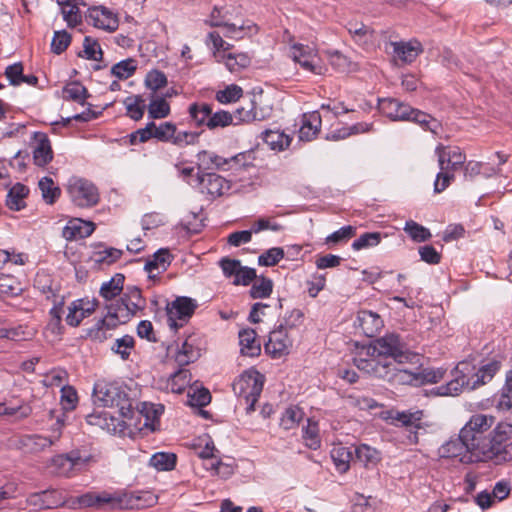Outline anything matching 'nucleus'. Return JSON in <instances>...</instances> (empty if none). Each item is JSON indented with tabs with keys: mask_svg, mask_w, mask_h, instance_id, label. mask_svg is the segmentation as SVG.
Wrapping results in <instances>:
<instances>
[{
	"mask_svg": "<svg viewBox=\"0 0 512 512\" xmlns=\"http://www.w3.org/2000/svg\"><path fill=\"white\" fill-rule=\"evenodd\" d=\"M29 194V188L22 183H16L7 193L6 206L13 211H20L26 204L24 199Z\"/></svg>",
	"mask_w": 512,
	"mask_h": 512,
	"instance_id": "33",
	"label": "nucleus"
},
{
	"mask_svg": "<svg viewBox=\"0 0 512 512\" xmlns=\"http://www.w3.org/2000/svg\"><path fill=\"white\" fill-rule=\"evenodd\" d=\"M158 501L157 495L150 491L122 493V510L144 509L154 506Z\"/></svg>",
	"mask_w": 512,
	"mask_h": 512,
	"instance_id": "17",
	"label": "nucleus"
},
{
	"mask_svg": "<svg viewBox=\"0 0 512 512\" xmlns=\"http://www.w3.org/2000/svg\"><path fill=\"white\" fill-rule=\"evenodd\" d=\"M170 112V105L164 97L152 99L148 106V117L150 119L166 118Z\"/></svg>",
	"mask_w": 512,
	"mask_h": 512,
	"instance_id": "53",
	"label": "nucleus"
},
{
	"mask_svg": "<svg viewBox=\"0 0 512 512\" xmlns=\"http://www.w3.org/2000/svg\"><path fill=\"white\" fill-rule=\"evenodd\" d=\"M192 335H189L178 349L175 361L180 367L195 362L200 357V349L191 343Z\"/></svg>",
	"mask_w": 512,
	"mask_h": 512,
	"instance_id": "34",
	"label": "nucleus"
},
{
	"mask_svg": "<svg viewBox=\"0 0 512 512\" xmlns=\"http://www.w3.org/2000/svg\"><path fill=\"white\" fill-rule=\"evenodd\" d=\"M38 187L41 191L42 198L45 203L54 204L61 195V189L55 186L54 181L50 177H43L39 180Z\"/></svg>",
	"mask_w": 512,
	"mask_h": 512,
	"instance_id": "45",
	"label": "nucleus"
},
{
	"mask_svg": "<svg viewBox=\"0 0 512 512\" xmlns=\"http://www.w3.org/2000/svg\"><path fill=\"white\" fill-rule=\"evenodd\" d=\"M291 50L293 60L299 63L303 69L314 74L320 73L321 67L315 63V59H317L315 49L304 44H294Z\"/></svg>",
	"mask_w": 512,
	"mask_h": 512,
	"instance_id": "14",
	"label": "nucleus"
},
{
	"mask_svg": "<svg viewBox=\"0 0 512 512\" xmlns=\"http://www.w3.org/2000/svg\"><path fill=\"white\" fill-rule=\"evenodd\" d=\"M468 442L462 437L460 431L457 438H451L438 449V454L442 458H458L463 464L480 462L477 451L472 450Z\"/></svg>",
	"mask_w": 512,
	"mask_h": 512,
	"instance_id": "6",
	"label": "nucleus"
},
{
	"mask_svg": "<svg viewBox=\"0 0 512 512\" xmlns=\"http://www.w3.org/2000/svg\"><path fill=\"white\" fill-rule=\"evenodd\" d=\"M64 98L72 100L80 105H86V100L90 97L87 88L79 81H73L63 88Z\"/></svg>",
	"mask_w": 512,
	"mask_h": 512,
	"instance_id": "41",
	"label": "nucleus"
},
{
	"mask_svg": "<svg viewBox=\"0 0 512 512\" xmlns=\"http://www.w3.org/2000/svg\"><path fill=\"white\" fill-rule=\"evenodd\" d=\"M197 182L202 188V192L215 197L222 196L225 190L230 189L229 182L222 176L213 172H198Z\"/></svg>",
	"mask_w": 512,
	"mask_h": 512,
	"instance_id": "13",
	"label": "nucleus"
},
{
	"mask_svg": "<svg viewBox=\"0 0 512 512\" xmlns=\"http://www.w3.org/2000/svg\"><path fill=\"white\" fill-rule=\"evenodd\" d=\"M392 46L394 55L404 63H412L422 51L420 44L411 42H393Z\"/></svg>",
	"mask_w": 512,
	"mask_h": 512,
	"instance_id": "38",
	"label": "nucleus"
},
{
	"mask_svg": "<svg viewBox=\"0 0 512 512\" xmlns=\"http://www.w3.org/2000/svg\"><path fill=\"white\" fill-rule=\"evenodd\" d=\"M137 412L145 418L144 427L156 431L159 427L160 416L164 412V405L142 402L138 406Z\"/></svg>",
	"mask_w": 512,
	"mask_h": 512,
	"instance_id": "25",
	"label": "nucleus"
},
{
	"mask_svg": "<svg viewBox=\"0 0 512 512\" xmlns=\"http://www.w3.org/2000/svg\"><path fill=\"white\" fill-rule=\"evenodd\" d=\"M356 323L363 335L369 338L375 337L384 325L382 318L370 310H360L357 314Z\"/></svg>",
	"mask_w": 512,
	"mask_h": 512,
	"instance_id": "18",
	"label": "nucleus"
},
{
	"mask_svg": "<svg viewBox=\"0 0 512 512\" xmlns=\"http://www.w3.org/2000/svg\"><path fill=\"white\" fill-rule=\"evenodd\" d=\"M33 139L36 142L33 150L34 164L39 167H45L53 159V151L48 135L43 132H34Z\"/></svg>",
	"mask_w": 512,
	"mask_h": 512,
	"instance_id": "16",
	"label": "nucleus"
},
{
	"mask_svg": "<svg viewBox=\"0 0 512 512\" xmlns=\"http://www.w3.org/2000/svg\"><path fill=\"white\" fill-rule=\"evenodd\" d=\"M95 508L100 509L108 505L112 509L122 510V493L110 494L108 492L95 493Z\"/></svg>",
	"mask_w": 512,
	"mask_h": 512,
	"instance_id": "54",
	"label": "nucleus"
},
{
	"mask_svg": "<svg viewBox=\"0 0 512 512\" xmlns=\"http://www.w3.org/2000/svg\"><path fill=\"white\" fill-rule=\"evenodd\" d=\"M225 65L230 72H237L247 68L251 64V58L247 53H228L223 56Z\"/></svg>",
	"mask_w": 512,
	"mask_h": 512,
	"instance_id": "52",
	"label": "nucleus"
},
{
	"mask_svg": "<svg viewBox=\"0 0 512 512\" xmlns=\"http://www.w3.org/2000/svg\"><path fill=\"white\" fill-rule=\"evenodd\" d=\"M321 129V115L314 111L309 115H304L303 123L299 129V139L301 141L313 140Z\"/></svg>",
	"mask_w": 512,
	"mask_h": 512,
	"instance_id": "29",
	"label": "nucleus"
},
{
	"mask_svg": "<svg viewBox=\"0 0 512 512\" xmlns=\"http://www.w3.org/2000/svg\"><path fill=\"white\" fill-rule=\"evenodd\" d=\"M212 111L211 104L202 102V103H192L189 108V116L191 120L195 123L197 127L206 126L208 118H210Z\"/></svg>",
	"mask_w": 512,
	"mask_h": 512,
	"instance_id": "40",
	"label": "nucleus"
},
{
	"mask_svg": "<svg viewBox=\"0 0 512 512\" xmlns=\"http://www.w3.org/2000/svg\"><path fill=\"white\" fill-rule=\"evenodd\" d=\"M83 48V51L78 53V57L94 61H102L104 53L96 39L86 36L83 41Z\"/></svg>",
	"mask_w": 512,
	"mask_h": 512,
	"instance_id": "49",
	"label": "nucleus"
},
{
	"mask_svg": "<svg viewBox=\"0 0 512 512\" xmlns=\"http://www.w3.org/2000/svg\"><path fill=\"white\" fill-rule=\"evenodd\" d=\"M238 337L242 355L249 357H256L260 355L261 345L257 341V333L254 329H242L239 331Z\"/></svg>",
	"mask_w": 512,
	"mask_h": 512,
	"instance_id": "22",
	"label": "nucleus"
},
{
	"mask_svg": "<svg viewBox=\"0 0 512 512\" xmlns=\"http://www.w3.org/2000/svg\"><path fill=\"white\" fill-rule=\"evenodd\" d=\"M22 291V285L16 277L0 274V296L14 297L20 295Z\"/></svg>",
	"mask_w": 512,
	"mask_h": 512,
	"instance_id": "47",
	"label": "nucleus"
},
{
	"mask_svg": "<svg viewBox=\"0 0 512 512\" xmlns=\"http://www.w3.org/2000/svg\"><path fill=\"white\" fill-rule=\"evenodd\" d=\"M287 329L284 324L280 323L270 332L268 341L264 344L265 352L273 358H280L289 353L292 341L288 337Z\"/></svg>",
	"mask_w": 512,
	"mask_h": 512,
	"instance_id": "10",
	"label": "nucleus"
},
{
	"mask_svg": "<svg viewBox=\"0 0 512 512\" xmlns=\"http://www.w3.org/2000/svg\"><path fill=\"white\" fill-rule=\"evenodd\" d=\"M127 115L134 121H139L143 118L146 105L142 95L128 96L124 99Z\"/></svg>",
	"mask_w": 512,
	"mask_h": 512,
	"instance_id": "42",
	"label": "nucleus"
},
{
	"mask_svg": "<svg viewBox=\"0 0 512 512\" xmlns=\"http://www.w3.org/2000/svg\"><path fill=\"white\" fill-rule=\"evenodd\" d=\"M115 328V322H112L111 319L105 315L97 320L93 326L85 329V335L83 337L94 342L102 343L108 339V332Z\"/></svg>",
	"mask_w": 512,
	"mask_h": 512,
	"instance_id": "23",
	"label": "nucleus"
},
{
	"mask_svg": "<svg viewBox=\"0 0 512 512\" xmlns=\"http://www.w3.org/2000/svg\"><path fill=\"white\" fill-rule=\"evenodd\" d=\"M127 393L118 383L99 381L94 385V403L102 407H115Z\"/></svg>",
	"mask_w": 512,
	"mask_h": 512,
	"instance_id": "8",
	"label": "nucleus"
},
{
	"mask_svg": "<svg viewBox=\"0 0 512 512\" xmlns=\"http://www.w3.org/2000/svg\"><path fill=\"white\" fill-rule=\"evenodd\" d=\"M404 230L416 242H424L431 238L429 229L412 220L406 222Z\"/></svg>",
	"mask_w": 512,
	"mask_h": 512,
	"instance_id": "58",
	"label": "nucleus"
},
{
	"mask_svg": "<svg viewBox=\"0 0 512 512\" xmlns=\"http://www.w3.org/2000/svg\"><path fill=\"white\" fill-rule=\"evenodd\" d=\"M27 504L39 509H53L63 505L64 499L57 490L47 489L30 494L27 498Z\"/></svg>",
	"mask_w": 512,
	"mask_h": 512,
	"instance_id": "15",
	"label": "nucleus"
},
{
	"mask_svg": "<svg viewBox=\"0 0 512 512\" xmlns=\"http://www.w3.org/2000/svg\"><path fill=\"white\" fill-rule=\"evenodd\" d=\"M243 95V90L236 84H231L223 90H219L216 93V100L220 103L227 104L236 102Z\"/></svg>",
	"mask_w": 512,
	"mask_h": 512,
	"instance_id": "63",
	"label": "nucleus"
},
{
	"mask_svg": "<svg viewBox=\"0 0 512 512\" xmlns=\"http://www.w3.org/2000/svg\"><path fill=\"white\" fill-rule=\"evenodd\" d=\"M468 368L469 364L467 362H460L456 367V371L459 375L448 383L437 387V394L440 396H456L462 392L463 389L472 391L470 378L465 373V371H468Z\"/></svg>",
	"mask_w": 512,
	"mask_h": 512,
	"instance_id": "11",
	"label": "nucleus"
},
{
	"mask_svg": "<svg viewBox=\"0 0 512 512\" xmlns=\"http://www.w3.org/2000/svg\"><path fill=\"white\" fill-rule=\"evenodd\" d=\"M497 407L504 410L512 408V370L506 374V380L497 403Z\"/></svg>",
	"mask_w": 512,
	"mask_h": 512,
	"instance_id": "59",
	"label": "nucleus"
},
{
	"mask_svg": "<svg viewBox=\"0 0 512 512\" xmlns=\"http://www.w3.org/2000/svg\"><path fill=\"white\" fill-rule=\"evenodd\" d=\"M55 443L51 437L39 434L16 435L9 439L10 447L18 450H24L27 453H38Z\"/></svg>",
	"mask_w": 512,
	"mask_h": 512,
	"instance_id": "9",
	"label": "nucleus"
},
{
	"mask_svg": "<svg viewBox=\"0 0 512 512\" xmlns=\"http://www.w3.org/2000/svg\"><path fill=\"white\" fill-rule=\"evenodd\" d=\"M260 137L272 150L278 151L286 149L292 141L291 137L284 132L275 130H265Z\"/></svg>",
	"mask_w": 512,
	"mask_h": 512,
	"instance_id": "37",
	"label": "nucleus"
},
{
	"mask_svg": "<svg viewBox=\"0 0 512 512\" xmlns=\"http://www.w3.org/2000/svg\"><path fill=\"white\" fill-rule=\"evenodd\" d=\"M501 362L498 360H491L485 365H482L477 372L469 376L471 389L475 390L482 385L490 382L495 374L500 370Z\"/></svg>",
	"mask_w": 512,
	"mask_h": 512,
	"instance_id": "26",
	"label": "nucleus"
},
{
	"mask_svg": "<svg viewBox=\"0 0 512 512\" xmlns=\"http://www.w3.org/2000/svg\"><path fill=\"white\" fill-rule=\"evenodd\" d=\"M264 375L255 369L244 371L232 384L236 395L243 398L246 404V412L255 410V404L263 390Z\"/></svg>",
	"mask_w": 512,
	"mask_h": 512,
	"instance_id": "3",
	"label": "nucleus"
},
{
	"mask_svg": "<svg viewBox=\"0 0 512 512\" xmlns=\"http://www.w3.org/2000/svg\"><path fill=\"white\" fill-rule=\"evenodd\" d=\"M124 281V274L116 273L109 281L102 283L99 290L100 296L109 301L121 295L124 288Z\"/></svg>",
	"mask_w": 512,
	"mask_h": 512,
	"instance_id": "35",
	"label": "nucleus"
},
{
	"mask_svg": "<svg viewBox=\"0 0 512 512\" xmlns=\"http://www.w3.org/2000/svg\"><path fill=\"white\" fill-rule=\"evenodd\" d=\"M137 69L136 61L132 58L122 60L111 68V74L120 80L131 77Z\"/></svg>",
	"mask_w": 512,
	"mask_h": 512,
	"instance_id": "55",
	"label": "nucleus"
},
{
	"mask_svg": "<svg viewBox=\"0 0 512 512\" xmlns=\"http://www.w3.org/2000/svg\"><path fill=\"white\" fill-rule=\"evenodd\" d=\"M87 18L91 20L94 27L108 32L116 31L119 26L118 16L105 6L89 8Z\"/></svg>",
	"mask_w": 512,
	"mask_h": 512,
	"instance_id": "12",
	"label": "nucleus"
},
{
	"mask_svg": "<svg viewBox=\"0 0 512 512\" xmlns=\"http://www.w3.org/2000/svg\"><path fill=\"white\" fill-rule=\"evenodd\" d=\"M258 282L254 283L249 291L252 299L268 298L273 291V281L265 276L257 278Z\"/></svg>",
	"mask_w": 512,
	"mask_h": 512,
	"instance_id": "51",
	"label": "nucleus"
},
{
	"mask_svg": "<svg viewBox=\"0 0 512 512\" xmlns=\"http://www.w3.org/2000/svg\"><path fill=\"white\" fill-rule=\"evenodd\" d=\"M177 456L170 452H157L150 458L149 464L158 471H171L175 468Z\"/></svg>",
	"mask_w": 512,
	"mask_h": 512,
	"instance_id": "46",
	"label": "nucleus"
},
{
	"mask_svg": "<svg viewBox=\"0 0 512 512\" xmlns=\"http://www.w3.org/2000/svg\"><path fill=\"white\" fill-rule=\"evenodd\" d=\"M368 356H377L374 376L378 379L390 382L395 366L404 365L414 355L406 349L401 337L391 333L378 338L367 348Z\"/></svg>",
	"mask_w": 512,
	"mask_h": 512,
	"instance_id": "1",
	"label": "nucleus"
},
{
	"mask_svg": "<svg viewBox=\"0 0 512 512\" xmlns=\"http://www.w3.org/2000/svg\"><path fill=\"white\" fill-rule=\"evenodd\" d=\"M197 307L196 300L186 296H178L171 303H167L169 327L177 331L193 316Z\"/></svg>",
	"mask_w": 512,
	"mask_h": 512,
	"instance_id": "7",
	"label": "nucleus"
},
{
	"mask_svg": "<svg viewBox=\"0 0 512 512\" xmlns=\"http://www.w3.org/2000/svg\"><path fill=\"white\" fill-rule=\"evenodd\" d=\"M107 316L112 322H115L116 327L128 323L135 315L132 309L127 305H120L119 303H111L106 305Z\"/></svg>",
	"mask_w": 512,
	"mask_h": 512,
	"instance_id": "36",
	"label": "nucleus"
},
{
	"mask_svg": "<svg viewBox=\"0 0 512 512\" xmlns=\"http://www.w3.org/2000/svg\"><path fill=\"white\" fill-rule=\"evenodd\" d=\"M382 239V233L380 232H366L362 234L359 238L354 240L352 243V248L354 250H361L365 248H370L377 246Z\"/></svg>",
	"mask_w": 512,
	"mask_h": 512,
	"instance_id": "62",
	"label": "nucleus"
},
{
	"mask_svg": "<svg viewBox=\"0 0 512 512\" xmlns=\"http://www.w3.org/2000/svg\"><path fill=\"white\" fill-rule=\"evenodd\" d=\"M478 456L480 462L493 461L499 465L512 461V424L506 422L498 423L489 432L488 438L482 446Z\"/></svg>",
	"mask_w": 512,
	"mask_h": 512,
	"instance_id": "2",
	"label": "nucleus"
},
{
	"mask_svg": "<svg viewBox=\"0 0 512 512\" xmlns=\"http://www.w3.org/2000/svg\"><path fill=\"white\" fill-rule=\"evenodd\" d=\"M172 258L169 249L160 248L157 250L152 259H148L144 266V270L149 273V278L154 279L156 277L152 274L154 270H158L159 273L165 272L171 264Z\"/></svg>",
	"mask_w": 512,
	"mask_h": 512,
	"instance_id": "27",
	"label": "nucleus"
},
{
	"mask_svg": "<svg viewBox=\"0 0 512 512\" xmlns=\"http://www.w3.org/2000/svg\"><path fill=\"white\" fill-rule=\"evenodd\" d=\"M71 35L66 30L56 31L51 41V51L56 54H62L71 43Z\"/></svg>",
	"mask_w": 512,
	"mask_h": 512,
	"instance_id": "64",
	"label": "nucleus"
},
{
	"mask_svg": "<svg viewBox=\"0 0 512 512\" xmlns=\"http://www.w3.org/2000/svg\"><path fill=\"white\" fill-rule=\"evenodd\" d=\"M134 347L135 340L133 336L126 334L115 340L113 346L111 347V351L119 355L123 361H126L129 359L131 351L134 349Z\"/></svg>",
	"mask_w": 512,
	"mask_h": 512,
	"instance_id": "50",
	"label": "nucleus"
},
{
	"mask_svg": "<svg viewBox=\"0 0 512 512\" xmlns=\"http://www.w3.org/2000/svg\"><path fill=\"white\" fill-rule=\"evenodd\" d=\"M353 453L350 448L336 447L331 451V457L338 472L346 473L350 467V461L353 460Z\"/></svg>",
	"mask_w": 512,
	"mask_h": 512,
	"instance_id": "44",
	"label": "nucleus"
},
{
	"mask_svg": "<svg viewBox=\"0 0 512 512\" xmlns=\"http://www.w3.org/2000/svg\"><path fill=\"white\" fill-rule=\"evenodd\" d=\"M233 123V115L224 110H219L215 113L211 111L210 118H208L207 128L214 130L217 128H224Z\"/></svg>",
	"mask_w": 512,
	"mask_h": 512,
	"instance_id": "57",
	"label": "nucleus"
},
{
	"mask_svg": "<svg viewBox=\"0 0 512 512\" xmlns=\"http://www.w3.org/2000/svg\"><path fill=\"white\" fill-rule=\"evenodd\" d=\"M228 164V159L222 156L202 150L197 154V168L199 172L205 170H224V166Z\"/></svg>",
	"mask_w": 512,
	"mask_h": 512,
	"instance_id": "30",
	"label": "nucleus"
},
{
	"mask_svg": "<svg viewBox=\"0 0 512 512\" xmlns=\"http://www.w3.org/2000/svg\"><path fill=\"white\" fill-rule=\"evenodd\" d=\"M86 460H83L80 456H76L73 452L67 455H59L53 459V463L61 471V474L69 476L71 470L78 466L84 465Z\"/></svg>",
	"mask_w": 512,
	"mask_h": 512,
	"instance_id": "43",
	"label": "nucleus"
},
{
	"mask_svg": "<svg viewBox=\"0 0 512 512\" xmlns=\"http://www.w3.org/2000/svg\"><path fill=\"white\" fill-rule=\"evenodd\" d=\"M67 193L71 201L78 207L89 208L98 204L100 200L97 187L84 178H72L67 186Z\"/></svg>",
	"mask_w": 512,
	"mask_h": 512,
	"instance_id": "5",
	"label": "nucleus"
},
{
	"mask_svg": "<svg viewBox=\"0 0 512 512\" xmlns=\"http://www.w3.org/2000/svg\"><path fill=\"white\" fill-rule=\"evenodd\" d=\"M97 306L98 300L96 299L81 298L73 301L68 307L67 324L72 327L79 326V319L76 320V314L81 312L82 317H88L96 310Z\"/></svg>",
	"mask_w": 512,
	"mask_h": 512,
	"instance_id": "21",
	"label": "nucleus"
},
{
	"mask_svg": "<svg viewBox=\"0 0 512 512\" xmlns=\"http://www.w3.org/2000/svg\"><path fill=\"white\" fill-rule=\"evenodd\" d=\"M176 125L172 122H163L159 126L155 124L153 137L160 142L173 143L176 134Z\"/></svg>",
	"mask_w": 512,
	"mask_h": 512,
	"instance_id": "56",
	"label": "nucleus"
},
{
	"mask_svg": "<svg viewBox=\"0 0 512 512\" xmlns=\"http://www.w3.org/2000/svg\"><path fill=\"white\" fill-rule=\"evenodd\" d=\"M435 153L438 156L440 170H448V167H445L446 161L453 160L461 164H464L466 161V156L459 147H454L452 150L446 151V147L439 144L435 149Z\"/></svg>",
	"mask_w": 512,
	"mask_h": 512,
	"instance_id": "39",
	"label": "nucleus"
},
{
	"mask_svg": "<svg viewBox=\"0 0 512 512\" xmlns=\"http://www.w3.org/2000/svg\"><path fill=\"white\" fill-rule=\"evenodd\" d=\"M408 117L409 119L406 121L414 122L418 124L423 130L430 131L433 134H437L441 128V123L436 118L419 109L411 107Z\"/></svg>",
	"mask_w": 512,
	"mask_h": 512,
	"instance_id": "31",
	"label": "nucleus"
},
{
	"mask_svg": "<svg viewBox=\"0 0 512 512\" xmlns=\"http://www.w3.org/2000/svg\"><path fill=\"white\" fill-rule=\"evenodd\" d=\"M354 454L355 461H358L366 468L376 466L381 460L380 451L367 444H360L356 446L354 448Z\"/></svg>",
	"mask_w": 512,
	"mask_h": 512,
	"instance_id": "32",
	"label": "nucleus"
},
{
	"mask_svg": "<svg viewBox=\"0 0 512 512\" xmlns=\"http://www.w3.org/2000/svg\"><path fill=\"white\" fill-rule=\"evenodd\" d=\"M95 228L96 226L92 221H84L80 218H75L70 220L63 228L62 236L68 241L84 239L89 237L94 232Z\"/></svg>",
	"mask_w": 512,
	"mask_h": 512,
	"instance_id": "19",
	"label": "nucleus"
},
{
	"mask_svg": "<svg viewBox=\"0 0 512 512\" xmlns=\"http://www.w3.org/2000/svg\"><path fill=\"white\" fill-rule=\"evenodd\" d=\"M285 256L284 250L281 247H273L262 253L258 257V265L260 266H275Z\"/></svg>",
	"mask_w": 512,
	"mask_h": 512,
	"instance_id": "61",
	"label": "nucleus"
},
{
	"mask_svg": "<svg viewBox=\"0 0 512 512\" xmlns=\"http://www.w3.org/2000/svg\"><path fill=\"white\" fill-rule=\"evenodd\" d=\"M167 82L165 73L157 69L149 71L145 77V86L152 90L153 93L165 87Z\"/></svg>",
	"mask_w": 512,
	"mask_h": 512,
	"instance_id": "60",
	"label": "nucleus"
},
{
	"mask_svg": "<svg viewBox=\"0 0 512 512\" xmlns=\"http://www.w3.org/2000/svg\"><path fill=\"white\" fill-rule=\"evenodd\" d=\"M232 115L237 120L236 124L262 121L266 117L263 109L257 108V102L254 98L250 99L246 105L237 108Z\"/></svg>",
	"mask_w": 512,
	"mask_h": 512,
	"instance_id": "28",
	"label": "nucleus"
},
{
	"mask_svg": "<svg viewBox=\"0 0 512 512\" xmlns=\"http://www.w3.org/2000/svg\"><path fill=\"white\" fill-rule=\"evenodd\" d=\"M379 111L392 120L406 121L409 119V110L411 106L399 102L394 98L379 99Z\"/></svg>",
	"mask_w": 512,
	"mask_h": 512,
	"instance_id": "20",
	"label": "nucleus"
},
{
	"mask_svg": "<svg viewBox=\"0 0 512 512\" xmlns=\"http://www.w3.org/2000/svg\"><path fill=\"white\" fill-rule=\"evenodd\" d=\"M115 328V322H112L111 319L105 315L97 320L93 326L85 329V335L83 337L94 342L102 343L108 339V332Z\"/></svg>",
	"mask_w": 512,
	"mask_h": 512,
	"instance_id": "24",
	"label": "nucleus"
},
{
	"mask_svg": "<svg viewBox=\"0 0 512 512\" xmlns=\"http://www.w3.org/2000/svg\"><path fill=\"white\" fill-rule=\"evenodd\" d=\"M494 421V416L476 414L473 415L460 430L462 437L466 441H469L468 443L471 445L472 450L479 452L480 446H482L488 438V435H485V433L492 427Z\"/></svg>",
	"mask_w": 512,
	"mask_h": 512,
	"instance_id": "4",
	"label": "nucleus"
},
{
	"mask_svg": "<svg viewBox=\"0 0 512 512\" xmlns=\"http://www.w3.org/2000/svg\"><path fill=\"white\" fill-rule=\"evenodd\" d=\"M390 383L394 385H419L417 373L404 368L403 365H398V363L395 366Z\"/></svg>",
	"mask_w": 512,
	"mask_h": 512,
	"instance_id": "48",
	"label": "nucleus"
}]
</instances>
